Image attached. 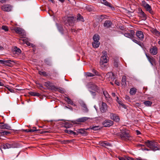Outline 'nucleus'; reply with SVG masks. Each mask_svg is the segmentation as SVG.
Returning a JSON list of instances; mask_svg holds the SVG:
<instances>
[{"label":"nucleus","mask_w":160,"mask_h":160,"mask_svg":"<svg viewBox=\"0 0 160 160\" xmlns=\"http://www.w3.org/2000/svg\"><path fill=\"white\" fill-rule=\"evenodd\" d=\"M118 61L115 60L114 62V66L116 68H118Z\"/></svg>","instance_id":"57"},{"label":"nucleus","mask_w":160,"mask_h":160,"mask_svg":"<svg viewBox=\"0 0 160 160\" xmlns=\"http://www.w3.org/2000/svg\"><path fill=\"white\" fill-rule=\"evenodd\" d=\"M113 124V122L110 120H106L102 122V125L104 127H109Z\"/></svg>","instance_id":"12"},{"label":"nucleus","mask_w":160,"mask_h":160,"mask_svg":"<svg viewBox=\"0 0 160 160\" xmlns=\"http://www.w3.org/2000/svg\"><path fill=\"white\" fill-rule=\"evenodd\" d=\"M65 100L68 104H70L74 106H76V104L73 103L72 101L69 98L66 97Z\"/></svg>","instance_id":"28"},{"label":"nucleus","mask_w":160,"mask_h":160,"mask_svg":"<svg viewBox=\"0 0 160 160\" xmlns=\"http://www.w3.org/2000/svg\"><path fill=\"white\" fill-rule=\"evenodd\" d=\"M44 62L45 63L48 65H51V62L48 59H46L44 60Z\"/></svg>","instance_id":"44"},{"label":"nucleus","mask_w":160,"mask_h":160,"mask_svg":"<svg viewBox=\"0 0 160 160\" xmlns=\"http://www.w3.org/2000/svg\"><path fill=\"white\" fill-rule=\"evenodd\" d=\"M146 56L148 61L153 66V63L155 62V59L152 57L149 56V54H148L146 53Z\"/></svg>","instance_id":"18"},{"label":"nucleus","mask_w":160,"mask_h":160,"mask_svg":"<svg viewBox=\"0 0 160 160\" xmlns=\"http://www.w3.org/2000/svg\"><path fill=\"white\" fill-rule=\"evenodd\" d=\"M150 52L152 55H156L158 52V48L156 46H152L150 49Z\"/></svg>","instance_id":"16"},{"label":"nucleus","mask_w":160,"mask_h":160,"mask_svg":"<svg viewBox=\"0 0 160 160\" xmlns=\"http://www.w3.org/2000/svg\"><path fill=\"white\" fill-rule=\"evenodd\" d=\"M69 125L67 124H65L64 126V127L66 128H69L70 127L69 126Z\"/></svg>","instance_id":"62"},{"label":"nucleus","mask_w":160,"mask_h":160,"mask_svg":"<svg viewBox=\"0 0 160 160\" xmlns=\"http://www.w3.org/2000/svg\"><path fill=\"white\" fill-rule=\"evenodd\" d=\"M56 26L58 29V30L62 34H63L64 29L62 25L60 24H56Z\"/></svg>","instance_id":"22"},{"label":"nucleus","mask_w":160,"mask_h":160,"mask_svg":"<svg viewBox=\"0 0 160 160\" xmlns=\"http://www.w3.org/2000/svg\"><path fill=\"white\" fill-rule=\"evenodd\" d=\"M13 6L9 4H4L1 6V9L3 11L10 12L12 11Z\"/></svg>","instance_id":"6"},{"label":"nucleus","mask_w":160,"mask_h":160,"mask_svg":"<svg viewBox=\"0 0 160 160\" xmlns=\"http://www.w3.org/2000/svg\"><path fill=\"white\" fill-rule=\"evenodd\" d=\"M145 143L146 145L150 149V150L155 151L160 150V147L157 142L148 140L145 142ZM142 150L143 151L150 150L149 149L145 147L143 148H142Z\"/></svg>","instance_id":"1"},{"label":"nucleus","mask_w":160,"mask_h":160,"mask_svg":"<svg viewBox=\"0 0 160 160\" xmlns=\"http://www.w3.org/2000/svg\"><path fill=\"white\" fill-rule=\"evenodd\" d=\"M87 87L88 89L93 90L95 92H98L99 88L98 86L93 82H89L88 83Z\"/></svg>","instance_id":"7"},{"label":"nucleus","mask_w":160,"mask_h":160,"mask_svg":"<svg viewBox=\"0 0 160 160\" xmlns=\"http://www.w3.org/2000/svg\"><path fill=\"white\" fill-rule=\"evenodd\" d=\"M10 92H14V90L12 88H9L8 86L7 85V86L5 87Z\"/></svg>","instance_id":"50"},{"label":"nucleus","mask_w":160,"mask_h":160,"mask_svg":"<svg viewBox=\"0 0 160 160\" xmlns=\"http://www.w3.org/2000/svg\"><path fill=\"white\" fill-rule=\"evenodd\" d=\"M127 159V160H134L133 158L130 157H128Z\"/></svg>","instance_id":"61"},{"label":"nucleus","mask_w":160,"mask_h":160,"mask_svg":"<svg viewBox=\"0 0 160 160\" xmlns=\"http://www.w3.org/2000/svg\"><path fill=\"white\" fill-rule=\"evenodd\" d=\"M99 36L98 34H95L93 36V42L92 43V45L93 48H97L99 47L100 44L99 42Z\"/></svg>","instance_id":"4"},{"label":"nucleus","mask_w":160,"mask_h":160,"mask_svg":"<svg viewBox=\"0 0 160 160\" xmlns=\"http://www.w3.org/2000/svg\"><path fill=\"white\" fill-rule=\"evenodd\" d=\"M100 129L99 126H90V129L93 130L94 131H96Z\"/></svg>","instance_id":"39"},{"label":"nucleus","mask_w":160,"mask_h":160,"mask_svg":"<svg viewBox=\"0 0 160 160\" xmlns=\"http://www.w3.org/2000/svg\"><path fill=\"white\" fill-rule=\"evenodd\" d=\"M152 31L153 33L157 36L158 37L160 36V32L158 31L156 29H152Z\"/></svg>","instance_id":"29"},{"label":"nucleus","mask_w":160,"mask_h":160,"mask_svg":"<svg viewBox=\"0 0 160 160\" xmlns=\"http://www.w3.org/2000/svg\"><path fill=\"white\" fill-rule=\"evenodd\" d=\"M104 18V17L102 15L98 16L97 17V18H98V21L99 22H102Z\"/></svg>","instance_id":"51"},{"label":"nucleus","mask_w":160,"mask_h":160,"mask_svg":"<svg viewBox=\"0 0 160 160\" xmlns=\"http://www.w3.org/2000/svg\"><path fill=\"white\" fill-rule=\"evenodd\" d=\"M26 44L28 46H30L31 44L30 42H29L28 41L26 42Z\"/></svg>","instance_id":"64"},{"label":"nucleus","mask_w":160,"mask_h":160,"mask_svg":"<svg viewBox=\"0 0 160 160\" xmlns=\"http://www.w3.org/2000/svg\"><path fill=\"white\" fill-rule=\"evenodd\" d=\"M136 35L138 38V40L139 41V40L142 41L143 40L144 37L143 32L142 31L139 30L137 31L136 33Z\"/></svg>","instance_id":"11"},{"label":"nucleus","mask_w":160,"mask_h":160,"mask_svg":"<svg viewBox=\"0 0 160 160\" xmlns=\"http://www.w3.org/2000/svg\"><path fill=\"white\" fill-rule=\"evenodd\" d=\"M109 75L110 77H109V80L113 81L115 79V77L114 76V74L111 72H108L107 74Z\"/></svg>","instance_id":"31"},{"label":"nucleus","mask_w":160,"mask_h":160,"mask_svg":"<svg viewBox=\"0 0 160 160\" xmlns=\"http://www.w3.org/2000/svg\"><path fill=\"white\" fill-rule=\"evenodd\" d=\"M12 52L18 55L21 52V50L16 47H14L12 50Z\"/></svg>","instance_id":"23"},{"label":"nucleus","mask_w":160,"mask_h":160,"mask_svg":"<svg viewBox=\"0 0 160 160\" xmlns=\"http://www.w3.org/2000/svg\"><path fill=\"white\" fill-rule=\"evenodd\" d=\"M112 22L110 20H106L104 23V27L107 28H108L111 26Z\"/></svg>","instance_id":"26"},{"label":"nucleus","mask_w":160,"mask_h":160,"mask_svg":"<svg viewBox=\"0 0 160 160\" xmlns=\"http://www.w3.org/2000/svg\"><path fill=\"white\" fill-rule=\"evenodd\" d=\"M10 132H9L8 131H2L0 132V134H1V135H2V136L7 135L8 134H10Z\"/></svg>","instance_id":"41"},{"label":"nucleus","mask_w":160,"mask_h":160,"mask_svg":"<svg viewBox=\"0 0 160 160\" xmlns=\"http://www.w3.org/2000/svg\"><path fill=\"white\" fill-rule=\"evenodd\" d=\"M139 14L140 17L142 18V20H145L147 18L146 17V15L142 10H141Z\"/></svg>","instance_id":"27"},{"label":"nucleus","mask_w":160,"mask_h":160,"mask_svg":"<svg viewBox=\"0 0 160 160\" xmlns=\"http://www.w3.org/2000/svg\"><path fill=\"white\" fill-rule=\"evenodd\" d=\"M12 62L13 61L11 60H4L3 64L8 66L11 67L12 65Z\"/></svg>","instance_id":"24"},{"label":"nucleus","mask_w":160,"mask_h":160,"mask_svg":"<svg viewBox=\"0 0 160 160\" xmlns=\"http://www.w3.org/2000/svg\"><path fill=\"white\" fill-rule=\"evenodd\" d=\"M103 55L102 56L100 60V63L102 67L103 66L104 67L105 66L104 65L105 63H106L108 62V60L107 59L108 53L106 51H103L102 52Z\"/></svg>","instance_id":"5"},{"label":"nucleus","mask_w":160,"mask_h":160,"mask_svg":"<svg viewBox=\"0 0 160 160\" xmlns=\"http://www.w3.org/2000/svg\"><path fill=\"white\" fill-rule=\"evenodd\" d=\"M115 83L118 86H119L120 85L119 82L116 80L115 81Z\"/></svg>","instance_id":"63"},{"label":"nucleus","mask_w":160,"mask_h":160,"mask_svg":"<svg viewBox=\"0 0 160 160\" xmlns=\"http://www.w3.org/2000/svg\"><path fill=\"white\" fill-rule=\"evenodd\" d=\"M92 72L93 73H94V75L98 76L100 75V74L98 72L94 69H92Z\"/></svg>","instance_id":"48"},{"label":"nucleus","mask_w":160,"mask_h":160,"mask_svg":"<svg viewBox=\"0 0 160 160\" xmlns=\"http://www.w3.org/2000/svg\"><path fill=\"white\" fill-rule=\"evenodd\" d=\"M72 134H73L74 135H76V136H77V135H78V133L77 132H74L73 131H72Z\"/></svg>","instance_id":"60"},{"label":"nucleus","mask_w":160,"mask_h":160,"mask_svg":"<svg viewBox=\"0 0 160 160\" xmlns=\"http://www.w3.org/2000/svg\"><path fill=\"white\" fill-rule=\"evenodd\" d=\"M89 118L84 117L77 119L76 121L78 122H83L87 120Z\"/></svg>","instance_id":"25"},{"label":"nucleus","mask_w":160,"mask_h":160,"mask_svg":"<svg viewBox=\"0 0 160 160\" xmlns=\"http://www.w3.org/2000/svg\"><path fill=\"white\" fill-rule=\"evenodd\" d=\"M44 85L48 89L53 90H56L58 88L54 85L52 84V83L49 81L46 82H44Z\"/></svg>","instance_id":"10"},{"label":"nucleus","mask_w":160,"mask_h":160,"mask_svg":"<svg viewBox=\"0 0 160 160\" xmlns=\"http://www.w3.org/2000/svg\"><path fill=\"white\" fill-rule=\"evenodd\" d=\"M64 24L67 26H72L74 22V17L73 16L69 17H64L63 18Z\"/></svg>","instance_id":"3"},{"label":"nucleus","mask_w":160,"mask_h":160,"mask_svg":"<svg viewBox=\"0 0 160 160\" xmlns=\"http://www.w3.org/2000/svg\"><path fill=\"white\" fill-rule=\"evenodd\" d=\"M0 128L1 129H6L8 130H12L11 127L7 123L3 122H0Z\"/></svg>","instance_id":"15"},{"label":"nucleus","mask_w":160,"mask_h":160,"mask_svg":"<svg viewBox=\"0 0 160 160\" xmlns=\"http://www.w3.org/2000/svg\"><path fill=\"white\" fill-rule=\"evenodd\" d=\"M120 137L122 139L126 140L129 139L130 136L128 131H127L125 130H124L121 132Z\"/></svg>","instance_id":"8"},{"label":"nucleus","mask_w":160,"mask_h":160,"mask_svg":"<svg viewBox=\"0 0 160 160\" xmlns=\"http://www.w3.org/2000/svg\"><path fill=\"white\" fill-rule=\"evenodd\" d=\"M36 83L37 85V87L40 89L41 90L42 88H44L43 87L42 85L40 83L36 82Z\"/></svg>","instance_id":"47"},{"label":"nucleus","mask_w":160,"mask_h":160,"mask_svg":"<svg viewBox=\"0 0 160 160\" xmlns=\"http://www.w3.org/2000/svg\"><path fill=\"white\" fill-rule=\"evenodd\" d=\"M86 75L87 77H92L95 76L93 74L89 72H86Z\"/></svg>","instance_id":"52"},{"label":"nucleus","mask_w":160,"mask_h":160,"mask_svg":"<svg viewBox=\"0 0 160 160\" xmlns=\"http://www.w3.org/2000/svg\"><path fill=\"white\" fill-rule=\"evenodd\" d=\"M2 29L4 30L5 32H7L8 31V27L6 26H2Z\"/></svg>","instance_id":"53"},{"label":"nucleus","mask_w":160,"mask_h":160,"mask_svg":"<svg viewBox=\"0 0 160 160\" xmlns=\"http://www.w3.org/2000/svg\"><path fill=\"white\" fill-rule=\"evenodd\" d=\"M38 130L37 129H24L23 130V131H25L26 132H33L35 131H38Z\"/></svg>","instance_id":"45"},{"label":"nucleus","mask_w":160,"mask_h":160,"mask_svg":"<svg viewBox=\"0 0 160 160\" xmlns=\"http://www.w3.org/2000/svg\"><path fill=\"white\" fill-rule=\"evenodd\" d=\"M126 77L125 76L122 77V83L123 85L126 84Z\"/></svg>","instance_id":"40"},{"label":"nucleus","mask_w":160,"mask_h":160,"mask_svg":"<svg viewBox=\"0 0 160 160\" xmlns=\"http://www.w3.org/2000/svg\"><path fill=\"white\" fill-rule=\"evenodd\" d=\"M69 142V141L68 140H64L62 141V143L63 144H67Z\"/></svg>","instance_id":"58"},{"label":"nucleus","mask_w":160,"mask_h":160,"mask_svg":"<svg viewBox=\"0 0 160 160\" xmlns=\"http://www.w3.org/2000/svg\"><path fill=\"white\" fill-rule=\"evenodd\" d=\"M77 21H81L82 22H84V21L83 17L80 14H78L77 16Z\"/></svg>","instance_id":"32"},{"label":"nucleus","mask_w":160,"mask_h":160,"mask_svg":"<svg viewBox=\"0 0 160 160\" xmlns=\"http://www.w3.org/2000/svg\"><path fill=\"white\" fill-rule=\"evenodd\" d=\"M142 6L151 14L153 15L154 14V12L152 10L151 7L146 2L143 1L142 2Z\"/></svg>","instance_id":"9"},{"label":"nucleus","mask_w":160,"mask_h":160,"mask_svg":"<svg viewBox=\"0 0 160 160\" xmlns=\"http://www.w3.org/2000/svg\"><path fill=\"white\" fill-rule=\"evenodd\" d=\"M108 106L105 102H102L101 107L100 108V111L102 113H105L107 111Z\"/></svg>","instance_id":"13"},{"label":"nucleus","mask_w":160,"mask_h":160,"mask_svg":"<svg viewBox=\"0 0 160 160\" xmlns=\"http://www.w3.org/2000/svg\"><path fill=\"white\" fill-rule=\"evenodd\" d=\"M121 33L123 34L125 37L130 38L134 42L136 43L137 44L139 45H141V43L140 41L134 38L135 32L133 30H130V33L126 32L124 34H123L122 32Z\"/></svg>","instance_id":"2"},{"label":"nucleus","mask_w":160,"mask_h":160,"mask_svg":"<svg viewBox=\"0 0 160 160\" xmlns=\"http://www.w3.org/2000/svg\"><path fill=\"white\" fill-rule=\"evenodd\" d=\"M65 132L66 133H67L68 134H70V135H72V131L71 130H68L67 129H66L65 130Z\"/></svg>","instance_id":"54"},{"label":"nucleus","mask_w":160,"mask_h":160,"mask_svg":"<svg viewBox=\"0 0 160 160\" xmlns=\"http://www.w3.org/2000/svg\"><path fill=\"white\" fill-rule=\"evenodd\" d=\"M76 131L79 134H80L83 136H86L88 134V132L85 131L84 128L78 129Z\"/></svg>","instance_id":"19"},{"label":"nucleus","mask_w":160,"mask_h":160,"mask_svg":"<svg viewBox=\"0 0 160 160\" xmlns=\"http://www.w3.org/2000/svg\"><path fill=\"white\" fill-rule=\"evenodd\" d=\"M86 8L90 12L92 11L93 9L92 7L91 6H87Z\"/></svg>","instance_id":"56"},{"label":"nucleus","mask_w":160,"mask_h":160,"mask_svg":"<svg viewBox=\"0 0 160 160\" xmlns=\"http://www.w3.org/2000/svg\"><path fill=\"white\" fill-rule=\"evenodd\" d=\"M89 91L91 93L93 97V98H94L96 95V92H92L90 90H89Z\"/></svg>","instance_id":"55"},{"label":"nucleus","mask_w":160,"mask_h":160,"mask_svg":"<svg viewBox=\"0 0 160 160\" xmlns=\"http://www.w3.org/2000/svg\"><path fill=\"white\" fill-rule=\"evenodd\" d=\"M100 1L102 4L109 7H111V4L106 0H100Z\"/></svg>","instance_id":"33"},{"label":"nucleus","mask_w":160,"mask_h":160,"mask_svg":"<svg viewBox=\"0 0 160 160\" xmlns=\"http://www.w3.org/2000/svg\"><path fill=\"white\" fill-rule=\"evenodd\" d=\"M19 40L20 41H22L23 42V43H26V42L28 41L27 39L25 38H22L21 37L20 39Z\"/></svg>","instance_id":"46"},{"label":"nucleus","mask_w":160,"mask_h":160,"mask_svg":"<svg viewBox=\"0 0 160 160\" xmlns=\"http://www.w3.org/2000/svg\"><path fill=\"white\" fill-rule=\"evenodd\" d=\"M10 144L11 148H18L19 147L18 144L16 142H11Z\"/></svg>","instance_id":"30"},{"label":"nucleus","mask_w":160,"mask_h":160,"mask_svg":"<svg viewBox=\"0 0 160 160\" xmlns=\"http://www.w3.org/2000/svg\"><path fill=\"white\" fill-rule=\"evenodd\" d=\"M82 107L83 108V110L84 111V112H87L88 111V109L87 107V106L85 103H83L82 105Z\"/></svg>","instance_id":"43"},{"label":"nucleus","mask_w":160,"mask_h":160,"mask_svg":"<svg viewBox=\"0 0 160 160\" xmlns=\"http://www.w3.org/2000/svg\"><path fill=\"white\" fill-rule=\"evenodd\" d=\"M136 89L134 88H132L130 89V93L131 95H134L136 92Z\"/></svg>","instance_id":"38"},{"label":"nucleus","mask_w":160,"mask_h":160,"mask_svg":"<svg viewBox=\"0 0 160 160\" xmlns=\"http://www.w3.org/2000/svg\"><path fill=\"white\" fill-rule=\"evenodd\" d=\"M38 130L37 131H38V132L40 134L45 133L47 132H49V131H47L42 130H41L37 129Z\"/></svg>","instance_id":"49"},{"label":"nucleus","mask_w":160,"mask_h":160,"mask_svg":"<svg viewBox=\"0 0 160 160\" xmlns=\"http://www.w3.org/2000/svg\"><path fill=\"white\" fill-rule=\"evenodd\" d=\"M110 117V118L114 121L118 122L120 120V118L118 116L113 113H111Z\"/></svg>","instance_id":"14"},{"label":"nucleus","mask_w":160,"mask_h":160,"mask_svg":"<svg viewBox=\"0 0 160 160\" xmlns=\"http://www.w3.org/2000/svg\"><path fill=\"white\" fill-rule=\"evenodd\" d=\"M100 144L104 147L111 146V144L106 141H102L99 142Z\"/></svg>","instance_id":"20"},{"label":"nucleus","mask_w":160,"mask_h":160,"mask_svg":"<svg viewBox=\"0 0 160 160\" xmlns=\"http://www.w3.org/2000/svg\"><path fill=\"white\" fill-rule=\"evenodd\" d=\"M29 94L31 96H38L39 97L41 96V94L40 93L35 92H29Z\"/></svg>","instance_id":"36"},{"label":"nucleus","mask_w":160,"mask_h":160,"mask_svg":"<svg viewBox=\"0 0 160 160\" xmlns=\"http://www.w3.org/2000/svg\"><path fill=\"white\" fill-rule=\"evenodd\" d=\"M39 73L40 75H43L44 76L47 77L48 76V75H50L49 74H47L45 72H42V71H39Z\"/></svg>","instance_id":"42"},{"label":"nucleus","mask_w":160,"mask_h":160,"mask_svg":"<svg viewBox=\"0 0 160 160\" xmlns=\"http://www.w3.org/2000/svg\"><path fill=\"white\" fill-rule=\"evenodd\" d=\"M14 30L16 33L18 34H22L23 36L24 35V30L19 27H16L14 28Z\"/></svg>","instance_id":"17"},{"label":"nucleus","mask_w":160,"mask_h":160,"mask_svg":"<svg viewBox=\"0 0 160 160\" xmlns=\"http://www.w3.org/2000/svg\"><path fill=\"white\" fill-rule=\"evenodd\" d=\"M11 147H10V143H6L5 144H3L0 146V148L1 151H2V149H9L11 148Z\"/></svg>","instance_id":"21"},{"label":"nucleus","mask_w":160,"mask_h":160,"mask_svg":"<svg viewBox=\"0 0 160 160\" xmlns=\"http://www.w3.org/2000/svg\"><path fill=\"white\" fill-rule=\"evenodd\" d=\"M57 88H58L56 89V90H58V91H60L61 92H62V88L60 87H59V88L57 87Z\"/></svg>","instance_id":"59"},{"label":"nucleus","mask_w":160,"mask_h":160,"mask_svg":"<svg viewBox=\"0 0 160 160\" xmlns=\"http://www.w3.org/2000/svg\"><path fill=\"white\" fill-rule=\"evenodd\" d=\"M144 105L147 107H149L151 106L152 102L149 101H144L143 102Z\"/></svg>","instance_id":"35"},{"label":"nucleus","mask_w":160,"mask_h":160,"mask_svg":"<svg viewBox=\"0 0 160 160\" xmlns=\"http://www.w3.org/2000/svg\"><path fill=\"white\" fill-rule=\"evenodd\" d=\"M116 101L118 103L122 106L123 108H126V106L124 104L123 102L119 100V98L118 97H117V99H116Z\"/></svg>","instance_id":"34"},{"label":"nucleus","mask_w":160,"mask_h":160,"mask_svg":"<svg viewBox=\"0 0 160 160\" xmlns=\"http://www.w3.org/2000/svg\"><path fill=\"white\" fill-rule=\"evenodd\" d=\"M103 94L107 100H109L110 98L109 95L106 91H103Z\"/></svg>","instance_id":"37"}]
</instances>
